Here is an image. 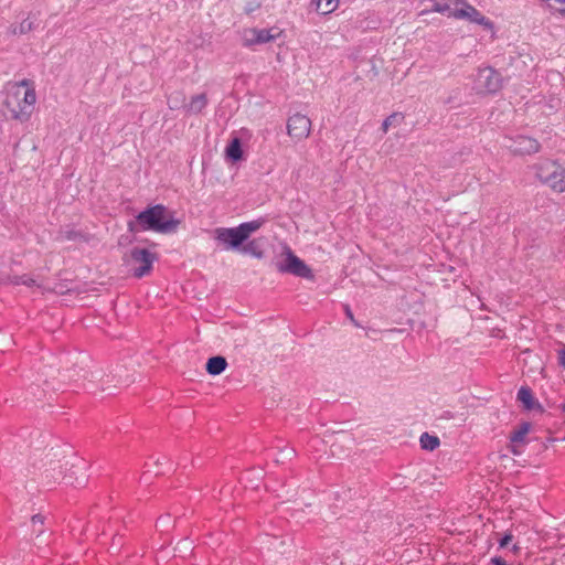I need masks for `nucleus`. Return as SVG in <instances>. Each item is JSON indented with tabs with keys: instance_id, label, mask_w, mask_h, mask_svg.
<instances>
[{
	"instance_id": "31",
	"label": "nucleus",
	"mask_w": 565,
	"mask_h": 565,
	"mask_svg": "<svg viewBox=\"0 0 565 565\" xmlns=\"http://www.w3.org/2000/svg\"><path fill=\"white\" fill-rule=\"evenodd\" d=\"M32 523L33 525L43 524V518L39 514L32 516Z\"/></svg>"
},
{
	"instance_id": "32",
	"label": "nucleus",
	"mask_w": 565,
	"mask_h": 565,
	"mask_svg": "<svg viewBox=\"0 0 565 565\" xmlns=\"http://www.w3.org/2000/svg\"><path fill=\"white\" fill-rule=\"evenodd\" d=\"M344 309H345V315H347V317H348L350 320L354 321L353 313H352V311H351L350 307H349V306H345V307H344Z\"/></svg>"
},
{
	"instance_id": "20",
	"label": "nucleus",
	"mask_w": 565,
	"mask_h": 565,
	"mask_svg": "<svg viewBox=\"0 0 565 565\" xmlns=\"http://www.w3.org/2000/svg\"><path fill=\"white\" fill-rule=\"evenodd\" d=\"M263 220H254L249 222H244L238 225L243 236L245 239H247L254 232L260 228L263 225Z\"/></svg>"
},
{
	"instance_id": "2",
	"label": "nucleus",
	"mask_w": 565,
	"mask_h": 565,
	"mask_svg": "<svg viewBox=\"0 0 565 565\" xmlns=\"http://www.w3.org/2000/svg\"><path fill=\"white\" fill-rule=\"evenodd\" d=\"M167 207L162 204H157L141 211L135 221L128 223L130 232L138 231H152L156 233H173L178 228L180 222L174 217H166Z\"/></svg>"
},
{
	"instance_id": "15",
	"label": "nucleus",
	"mask_w": 565,
	"mask_h": 565,
	"mask_svg": "<svg viewBox=\"0 0 565 565\" xmlns=\"http://www.w3.org/2000/svg\"><path fill=\"white\" fill-rule=\"evenodd\" d=\"M227 362L223 356H213L207 360L206 371L211 375H218L225 371Z\"/></svg>"
},
{
	"instance_id": "33",
	"label": "nucleus",
	"mask_w": 565,
	"mask_h": 565,
	"mask_svg": "<svg viewBox=\"0 0 565 565\" xmlns=\"http://www.w3.org/2000/svg\"><path fill=\"white\" fill-rule=\"evenodd\" d=\"M319 441H320V439H319V438H313V439L311 440V443H312V444H318Z\"/></svg>"
},
{
	"instance_id": "8",
	"label": "nucleus",
	"mask_w": 565,
	"mask_h": 565,
	"mask_svg": "<svg viewBox=\"0 0 565 565\" xmlns=\"http://www.w3.org/2000/svg\"><path fill=\"white\" fill-rule=\"evenodd\" d=\"M282 31L278 26H271L268 29H248L244 32L243 42L245 46H254L259 44H266L279 39Z\"/></svg>"
},
{
	"instance_id": "13",
	"label": "nucleus",
	"mask_w": 565,
	"mask_h": 565,
	"mask_svg": "<svg viewBox=\"0 0 565 565\" xmlns=\"http://www.w3.org/2000/svg\"><path fill=\"white\" fill-rule=\"evenodd\" d=\"M531 429L530 423H522L516 429H514L510 435V441L512 444L511 451L514 455H520L521 451L518 450L519 445H523L525 443L526 435Z\"/></svg>"
},
{
	"instance_id": "35",
	"label": "nucleus",
	"mask_w": 565,
	"mask_h": 565,
	"mask_svg": "<svg viewBox=\"0 0 565 565\" xmlns=\"http://www.w3.org/2000/svg\"><path fill=\"white\" fill-rule=\"evenodd\" d=\"M562 9H565V4H564V7Z\"/></svg>"
},
{
	"instance_id": "14",
	"label": "nucleus",
	"mask_w": 565,
	"mask_h": 565,
	"mask_svg": "<svg viewBox=\"0 0 565 565\" xmlns=\"http://www.w3.org/2000/svg\"><path fill=\"white\" fill-rule=\"evenodd\" d=\"M209 99L206 94H198L191 97L190 102L184 106V111L189 115H199L207 106Z\"/></svg>"
},
{
	"instance_id": "26",
	"label": "nucleus",
	"mask_w": 565,
	"mask_h": 565,
	"mask_svg": "<svg viewBox=\"0 0 565 565\" xmlns=\"http://www.w3.org/2000/svg\"><path fill=\"white\" fill-rule=\"evenodd\" d=\"M399 117L398 114H392L387 118H385L382 122V131L383 134H386L388 128L393 125L394 120Z\"/></svg>"
},
{
	"instance_id": "28",
	"label": "nucleus",
	"mask_w": 565,
	"mask_h": 565,
	"mask_svg": "<svg viewBox=\"0 0 565 565\" xmlns=\"http://www.w3.org/2000/svg\"><path fill=\"white\" fill-rule=\"evenodd\" d=\"M512 540V534H505L501 540H500V547H505Z\"/></svg>"
},
{
	"instance_id": "5",
	"label": "nucleus",
	"mask_w": 565,
	"mask_h": 565,
	"mask_svg": "<svg viewBox=\"0 0 565 565\" xmlns=\"http://www.w3.org/2000/svg\"><path fill=\"white\" fill-rule=\"evenodd\" d=\"M213 238L217 245L225 250L238 249L246 241L239 230L236 227H216L213 231Z\"/></svg>"
},
{
	"instance_id": "18",
	"label": "nucleus",
	"mask_w": 565,
	"mask_h": 565,
	"mask_svg": "<svg viewBox=\"0 0 565 565\" xmlns=\"http://www.w3.org/2000/svg\"><path fill=\"white\" fill-rule=\"evenodd\" d=\"M34 21L30 18L23 19L18 25L12 24L9 28V32L13 35L26 34L34 29Z\"/></svg>"
},
{
	"instance_id": "11",
	"label": "nucleus",
	"mask_w": 565,
	"mask_h": 565,
	"mask_svg": "<svg viewBox=\"0 0 565 565\" xmlns=\"http://www.w3.org/2000/svg\"><path fill=\"white\" fill-rule=\"evenodd\" d=\"M458 20H467L471 23L479 24L483 26L486 30L492 31L494 29V24L491 20L486 18L480 11H478L473 6H471L467 0H465L462 8L459 12Z\"/></svg>"
},
{
	"instance_id": "27",
	"label": "nucleus",
	"mask_w": 565,
	"mask_h": 565,
	"mask_svg": "<svg viewBox=\"0 0 565 565\" xmlns=\"http://www.w3.org/2000/svg\"><path fill=\"white\" fill-rule=\"evenodd\" d=\"M557 361L559 366L565 369V345H562V348L557 351Z\"/></svg>"
},
{
	"instance_id": "17",
	"label": "nucleus",
	"mask_w": 565,
	"mask_h": 565,
	"mask_svg": "<svg viewBox=\"0 0 565 565\" xmlns=\"http://www.w3.org/2000/svg\"><path fill=\"white\" fill-rule=\"evenodd\" d=\"M226 157L228 159H231L232 161H238L242 159L243 157V151H242V145H241V141L238 138H234L232 139V141L228 143V146L226 147Z\"/></svg>"
},
{
	"instance_id": "23",
	"label": "nucleus",
	"mask_w": 565,
	"mask_h": 565,
	"mask_svg": "<svg viewBox=\"0 0 565 565\" xmlns=\"http://www.w3.org/2000/svg\"><path fill=\"white\" fill-rule=\"evenodd\" d=\"M9 282L12 285H24L26 287H33L36 285V281L29 275L10 277Z\"/></svg>"
},
{
	"instance_id": "6",
	"label": "nucleus",
	"mask_w": 565,
	"mask_h": 565,
	"mask_svg": "<svg viewBox=\"0 0 565 565\" xmlns=\"http://www.w3.org/2000/svg\"><path fill=\"white\" fill-rule=\"evenodd\" d=\"M502 87L501 75L492 67L479 68L476 89L479 93L494 94Z\"/></svg>"
},
{
	"instance_id": "24",
	"label": "nucleus",
	"mask_w": 565,
	"mask_h": 565,
	"mask_svg": "<svg viewBox=\"0 0 565 565\" xmlns=\"http://www.w3.org/2000/svg\"><path fill=\"white\" fill-rule=\"evenodd\" d=\"M242 252L245 254L253 255L256 258H262L263 253L258 249V246L255 242H249L245 246H243Z\"/></svg>"
},
{
	"instance_id": "9",
	"label": "nucleus",
	"mask_w": 565,
	"mask_h": 565,
	"mask_svg": "<svg viewBox=\"0 0 565 565\" xmlns=\"http://www.w3.org/2000/svg\"><path fill=\"white\" fill-rule=\"evenodd\" d=\"M311 130V120L301 114H295L289 117L287 122V132L295 140L306 139Z\"/></svg>"
},
{
	"instance_id": "30",
	"label": "nucleus",
	"mask_w": 565,
	"mask_h": 565,
	"mask_svg": "<svg viewBox=\"0 0 565 565\" xmlns=\"http://www.w3.org/2000/svg\"><path fill=\"white\" fill-rule=\"evenodd\" d=\"M282 454L285 455L284 458L288 459L295 455V450L292 448L287 447L282 450Z\"/></svg>"
},
{
	"instance_id": "1",
	"label": "nucleus",
	"mask_w": 565,
	"mask_h": 565,
	"mask_svg": "<svg viewBox=\"0 0 565 565\" xmlns=\"http://www.w3.org/2000/svg\"><path fill=\"white\" fill-rule=\"evenodd\" d=\"M36 94L28 79H22L9 86L4 105L13 119L26 121L34 109Z\"/></svg>"
},
{
	"instance_id": "10",
	"label": "nucleus",
	"mask_w": 565,
	"mask_h": 565,
	"mask_svg": "<svg viewBox=\"0 0 565 565\" xmlns=\"http://www.w3.org/2000/svg\"><path fill=\"white\" fill-rule=\"evenodd\" d=\"M431 2L430 9H425L420 12V15L437 12L448 18H459V12L462 8L465 0H429Z\"/></svg>"
},
{
	"instance_id": "34",
	"label": "nucleus",
	"mask_w": 565,
	"mask_h": 565,
	"mask_svg": "<svg viewBox=\"0 0 565 565\" xmlns=\"http://www.w3.org/2000/svg\"><path fill=\"white\" fill-rule=\"evenodd\" d=\"M561 408H562V411H564V412H565V404H563V405L561 406Z\"/></svg>"
},
{
	"instance_id": "22",
	"label": "nucleus",
	"mask_w": 565,
	"mask_h": 565,
	"mask_svg": "<svg viewBox=\"0 0 565 565\" xmlns=\"http://www.w3.org/2000/svg\"><path fill=\"white\" fill-rule=\"evenodd\" d=\"M339 6V0H317V11L321 14L333 12Z\"/></svg>"
},
{
	"instance_id": "16",
	"label": "nucleus",
	"mask_w": 565,
	"mask_h": 565,
	"mask_svg": "<svg viewBox=\"0 0 565 565\" xmlns=\"http://www.w3.org/2000/svg\"><path fill=\"white\" fill-rule=\"evenodd\" d=\"M518 401H520L527 411L533 409L535 405L540 406V404L535 402L531 388L526 386H522L518 391Z\"/></svg>"
},
{
	"instance_id": "4",
	"label": "nucleus",
	"mask_w": 565,
	"mask_h": 565,
	"mask_svg": "<svg viewBox=\"0 0 565 565\" xmlns=\"http://www.w3.org/2000/svg\"><path fill=\"white\" fill-rule=\"evenodd\" d=\"M284 259L277 263V269L279 273L291 274L297 277L313 279V273L311 268L300 259L291 248L287 245L282 249Z\"/></svg>"
},
{
	"instance_id": "3",
	"label": "nucleus",
	"mask_w": 565,
	"mask_h": 565,
	"mask_svg": "<svg viewBox=\"0 0 565 565\" xmlns=\"http://www.w3.org/2000/svg\"><path fill=\"white\" fill-rule=\"evenodd\" d=\"M536 177L554 192H565V169L554 161H543L535 167Z\"/></svg>"
},
{
	"instance_id": "7",
	"label": "nucleus",
	"mask_w": 565,
	"mask_h": 565,
	"mask_svg": "<svg viewBox=\"0 0 565 565\" xmlns=\"http://www.w3.org/2000/svg\"><path fill=\"white\" fill-rule=\"evenodd\" d=\"M131 263L134 265V276L141 278L148 275L157 259L156 254L151 253L147 248L135 247L130 252Z\"/></svg>"
},
{
	"instance_id": "29",
	"label": "nucleus",
	"mask_w": 565,
	"mask_h": 565,
	"mask_svg": "<svg viewBox=\"0 0 565 565\" xmlns=\"http://www.w3.org/2000/svg\"><path fill=\"white\" fill-rule=\"evenodd\" d=\"M491 563L493 565H508V563L500 556H494L491 558Z\"/></svg>"
},
{
	"instance_id": "12",
	"label": "nucleus",
	"mask_w": 565,
	"mask_h": 565,
	"mask_svg": "<svg viewBox=\"0 0 565 565\" xmlns=\"http://www.w3.org/2000/svg\"><path fill=\"white\" fill-rule=\"evenodd\" d=\"M509 148L519 154H532L540 150V143L537 140L531 137L519 136L512 140V143L509 145Z\"/></svg>"
},
{
	"instance_id": "25",
	"label": "nucleus",
	"mask_w": 565,
	"mask_h": 565,
	"mask_svg": "<svg viewBox=\"0 0 565 565\" xmlns=\"http://www.w3.org/2000/svg\"><path fill=\"white\" fill-rule=\"evenodd\" d=\"M51 470H52V473L50 472V470L45 471V477L52 478L53 482H56L60 479H63V480L65 479V477H62L61 466H54Z\"/></svg>"
},
{
	"instance_id": "19",
	"label": "nucleus",
	"mask_w": 565,
	"mask_h": 565,
	"mask_svg": "<svg viewBox=\"0 0 565 565\" xmlns=\"http://www.w3.org/2000/svg\"><path fill=\"white\" fill-rule=\"evenodd\" d=\"M419 444L423 449L433 451L439 446L440 441L437 436L423 433L419 438Z\"/></svg>"
},
{
	"instance_id": "21",
	"label": "nucleus",
	"mask_w": 565,
	"mask_h": 565,
	"mask_svg": "<svg viewBox=\"0 0 565 565\" xmlns=\"http://www.w3.org/2000/svg\"><path fill=\"white\" fill-rule=\"evenodd\" d=\"M185 105H186L185 96H184V94L182 92L172 93L168 97V106L172 110L180 109V108L184 109Z\"/></svg>"
}]
</instances>
